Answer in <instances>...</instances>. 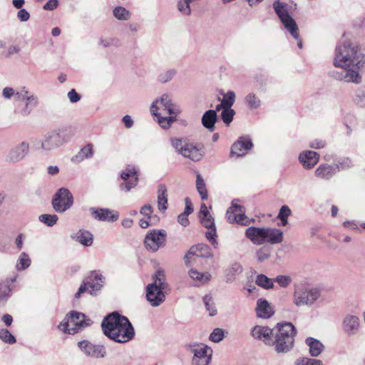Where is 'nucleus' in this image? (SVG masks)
Returning a JSON list of instances; mask_svg holds the SVG:
<instances>
[{"label":"nucleus","instance_id":"nucleus-25","mask_svg":"<svg viewBox=\"0 0 365 365\" xmlns=\"http://www.w3.org/2000/svg\"><path fill=\"white\" fill-rule=\"evenodd\" d=\"M274 329H269L268 327L255 326L251 331L252 337L256 339L262 340L266 345L269 346Z\"/></svg>","mask_w":365,"mask_h":365},{"label":"nucleus","instance_id":"nucleus-15","mask_svg":"<svg viewBox=\"0 0 365 365\" xmlns=\"http://www.w3.org/2000/svg\"><path fill=\"white\" fill-rule=\"evenodd\" d=\"M138 170L135 167L128 166L122 170L120 178L123 180L119 185L120 190L129 192L137 186L138 182Z\"/></svg>","mask_w":365,"mask_h":365},{"label":"nucleus","instance_id":"nucleus-58","mask_svg":"<svg viewBox=\"0 0 365 365\" xmlns=\"http://www.w3.org/2000/svg\"><path fill=\"white\" fill-rule=\"evenodd\" d=\"M200 222L202 223V225L207 228V229H210V228H212L213 227H215V220H214V218L211 216V215L210 214V217L208 216H202V217H200Z\"/></svg>","mask_w":365,"mask_h":365},{"label":"nucleus","instance_id":"nucleus-37","mask_svg":"<svg viewBox=\"0 0 365 365\" xmlns=\"http://www.w3.org/2000/svg\"><path fill=\"white\" fill-rule=\"evenodd\" d=\"M113 16L120 21H128L130 19V12L123 6H118L113 10Z\"/></svg>","mask_w":365,"mask_h":365},{"label":"nucleus","instance_id":"nucleus-35","mask_svg":"<svg viewBox=\"0 0 365 365\" xmlns=\"http://www.w3.org/2000/svg\"><path fill=\"white\" fill-rule=\"evenodd\" d=\"M190 277L198 283V284H204L211 279V274L208 272H200L195 269H191L188 272Z\"/></svg>","mask_w":365,"mask_h":365},{"label":"nucleus","instance_id":"nucleus-10","mask_svg":"<svg viewBox=\"0 0 365 365\" xmlns=\"http://www.w3.org/2000/svg\"><path fill=\"white\" fill-rule=\"evenodd\" d=\"M104 277L96 271H93L86 280L83 282L75 294V298L79 299L82 294L88 292L92 295L96 294L103 287Z\"/></svg>","mask_w":365,"mask_h":365},{"label":"nucleus","instance_id":"nucleus-29","mask_svg":"<svg viewBox=\"0 0 365 365\" xmlns=\"http://www.w3.org/2000/svg\"><path fill=\"white\" fill-rule=\"evenodd\" d=\"M305 344L309 347V354L312 357L319 356L324 349V344L313 337H307L305 339Z\"/></svg>","mask_w":365,"mask_h":365},{"label":"nucleus","instance_id":"nucleus-16","mask_svg":"<svg viewBox=\"0 0 365 365\" xmlns=\"http://www.w3.org/2000/svg\"><path fill=\"white\" fill-rule=\"evenodd\" d=\"M78 346L88 356L92 358H104L107 351L102 344H95L88 340L78 341Z\"/></svg>","mask_w":365,"mask_h":365},{"label":"nucleus","instance_id":"nucleus-6","mask_svg":"<svg viewBox=\"0 0 365 365\" xmlns=\"http://www.w3.org/2000/svg\"><path fill=\"white\" fill-rule=\"evenodd\" d=\"M170 142L178 153L192 161H200L205 154L202 145L189 143L177 138H171Z\"/></svg>","mask_w":365,"mask_h":365},{"label":"nucleus","instance_id":"nucleus-52","mask_svg":"<svg viewBox=\"0 0 365 365\" xmlns=\"http://www.w3.org/2000/svg\"><path fill=\"white\" fill-rule=\"evenodd\" d=\"M11 289L7 283L0 284V302L6 301L10 296Z\"/></svg>","mask_w":365,"mask_h":365},{"label":"nucleus","instance_id":"nucleus-62","mask_svg":"<svg viewBox=\"0 0 365 365\" xmlns=\"http://www.w3.org/2000/svg\"><path fill=\"white\" fill-rule=\"evenodd\" d=\"M292 211L287 205H283L279 210L277 217H287L291 215Z\"/></svg>","mask_w":365,"mask_h":365},{"label":"nucleus","instance_id":"nucleus-24","mask_svg":"<svg viewBox=\"0 0 365 365\" xmlns=\"http://www.w3.org/2000/svg\"><path fill=\"white\" fill-rule=\"evenodd\" d=\"M265 227H249L245 230V236L254 245H261L264 244Z\"/></svg>","mask_w":365,"mask_h":365},{"label":"nucleus","instance_id":"nucleus-59","mask_svg":"<svg viewBox=\"0 0 365 365\" xmlns=\"http://www.w3.org/2000/svg\"><path fill=\"white\" fill-rule=\"evenodd\" d=\"M355 101L360 106L365 108V90L359 89L356 91Z\"/></svg>","mask_w":365,"mask_h":365},{"label":"nucleus","instance_id":"nucleus-31","mask_svg":"<svg viewBox=\"0 0 365 365\" xmlns=\"http://www.w3.org/2000/svg\"><path fill=\"white\" fill-rule=\"evenodd\" d=\"M189 254H195V256L202 258H211L213 256L210 247L205 244L192 246L189 250Z\"/></svg>","mask_w":365,"mask_h":365},{"label":"nucleus","instance_id":"nucleus-7","mask_svg":"<svg viewBox=\"0 0 365 365\" xmlns=\"http://www.w3.org/2000/svg\"><path fill=\"white\" fill-rule=\"evenodd\" d=\"M273 9L285 29L295 38H299V29L295 20L291 16L289 11L291 6L279 0L273 3Z\"/></svg>","mask_w":365,"mask_h":365},{"label":"nucleus","instance_id":"nucleus-47","mask_svg":"<svg viewBox=\"0 0 365 365\" xmlns=\"http://www.w3.org/2000/svg\"><path fill=\"white\" fill-rule=\"evenodd\" d=\"M270 248L267 246H264L256 252V257L259 262H263L270 257Z\"/></svg>","mask_w":365,"mask_h":365},{"label":"nucleus","instance_id":"nucleus-26","mask_svg":"<svg viewBox=\"0 0 365 365\" xmlns=\"http://www.w3.org/2000/svg\"><path fill=\"white\" fill-rule=\"evenodd\" d=\"M160 109L158 106V101L155 100L153 102L150 106V112L153 115L158 118V123L160 125L161 128L164 129H168L171 126V124L176 120L175 117L168 116L163 117L160 115V113H158V110Z\"/></svg>","mask_w":365,"mask_h":365},{"label":"nucleus","instance_id":"nucleus-2","mask_svg":"<svg viewBox=\"0 0 365 365\" xmlns=\"http://www.w3.org/2000/svg\"><path fill=\"white\" fill-rule=\"evenodd\" d=\"M101 327L104 334L118 343L128 342L135 335L134 328L128 319L116 312L106 317Z\"/></svg>","mask_w":365,"mask_h":365},{"label":"nucleus","instance_id":"nucleus-51","mask_svg":"<svg viewBox=\"0 0 365 365\" xmlns=\"http://www.w3.org/2000/svg\"><path fill=\"white\" fill-rule=\"evenodd\" d=\"M93 154V152L92 145L91 144H88L81 148V151L76 157L81 158V160H83L86 158L92 157Z\"/></svg>","mask_w":365,"mask_h":365},{"label":"nucleus","instance_id":"nucleus-36","mask_svg":"<svg viewBox=\"0 0 365 365\" xmlns=\"http://www.w3.org/2000/svg\"><path fill=\"white\" fill-rule=\"evenodd\" d=\"M158 206L160 211L168 209V195L165 185L160 184L158 187Z\"/></svg>","mask_w":365,"mask_h":365},{"label":"nucleus","instance_id":"nucleus-55","mask_svg":"<svg viewBox=\"0 0 365 365\" xmlns=\"http://www.w3.org/2000/svg\"><path fill=\"white\" fill-rule=\"evenodd\" d=\"M153 207L150 205H145L140 208V213L145 217H147L150 220H152V219H155L156 220H158V217L157 216H151V214L153 213Z\"/></svg>","mask_w":365,"mask_h":365},{"label":"nucleus","instance_id":"nucleus-60","mask_svg":"<svg viewBox=\"0 0 365 365\" xmlns=\"http://www.w3.org/2000/svg\"><path fill=\"white\" fill-rule=\"evenodd\" d=\"M327 145L324 140L322 139H314L309 143V147L313 149H322L324 148Z\"/></svg>","mask_w":365,"mask_h":365},{"label":"nucleus","instance_id":"nucleus-42","mask_svg":"<svg viewBox=\"0 0 365 365\" xmlns=\"http://www.w3.org/2000/svg\"><path fill=\"white\" fill-rule=\"evenodd\" d=\"M31 94V93L25 86L21 87L15 92V95L14 96V101L18 103H22L23 101H25Z\"/></svg>","mask_w":365,"mask_h":365},{"label":"nucleus","instance_id":"nucleus-12","mask_svg":"<svg viewBox=\"0 0 365 365\" xmlns=\"http://www.w3.org/2000/svg\"><path fill=\"white\" fill-rule=\"evenodd\" d=\"M73 204V197L68 189L61 187L56 192L52 200L53 209L58 212H64Z\"/></svg>","mask_w":365,"mask_h":365},{"label":"nucleus","instance_id":"nucleus-14","mask_svg":"<svg viewBox=\"0 0 365 365\" xmlns=\"http://www.w3.org/2000/svg\"><path fill=\"white\" fill-rule=\"evenodd\" d=\"M30 145L23 141L11 147L4 155V161L9 164H16L23 160L29 153Z\"/></svg>","mask_w":365,"mask_h":365},{"label":"nucleus","instance_id":"nucleus-1","mask_svg":"<svg viewBox=\"0 0 365 365\" xmlns=\"http://www.w3.org/2000/svg\"><path fill=\"white\" fill-rule=\"evenodd\" d=\"M364 63V56L360 53L356 44L350 41L339 42L335 48L333 64L341 70L331 71L329 76L336 81L360 84L362 77L359 71Z\"/></svg>","mask_w":365,"mask_h":365},{"label":"nucleus","instance_id":"nucleus-40","mask_svg":"<svg viewBox=\"0 0 365 365\" xmlns=\"http://www.w3.org/2000/svg\"><path fill=\"white\" fill-rule=\"evenodd\" d=\"M196 188L200 194L202 200H205L207 199V192L203 178L200 174L197 175L196 178Z\"/></svg>","mask_w":365,"mask_h":365},{"label":"nucleus","instance_id":"nucleus-17","mask_svg":"<svg viewBox=\"0 0 365 365\" xmlns=\"http://www.w3.org/2000/svg\"><path fill=\"white\" fill-rule=\"evenodd\" d=\"M238 200H233L232 205L228 208L226 217L227 221L230 223H239L245 225V222L246 219L245 207L237 204Z\"/></svg>","mask_w":365,"mask_h":365},{"label":"nucleus","instance_id":"nucleus-44","mask_svg":"<svg viewBox=\"0 0 365 365\" xmlns=\"http://www.w3.org/2000/svg\"><path fill=\"white\" fill-rule=\"evenodd\" d=\"M294 365H323V362L316 359L299 357L295 360Z\"/></svg>","mask_w":365,"mask_h":365},{"label":"nucleus","instance_id":"nucleus-32","mask_svg":"<svg viewBox=\"0 0 365 365\" xmlns=\"http://www.w3.org/2000/svg\"><path fill=\"white\" fill-rule=\"evenodd\" d=\"M71 237L81 245L88 247L93 244V235L88 230H80L76 233L73 234Z\"/></svg>","mask_w":365,"mask_h":365},{"label":"nucleus","instance_id":"nucleus-9","mask_svg":"<svg viewBox=\"0 0 365 365\" xmlns=\"http://www.w3.org/2000/svg\"><path fill=\"white\" fill-rule=\"evenodd\" d=\"M69 139L66 128H56L44 135L41 140V148L46 152H51L63 146Z\"/></svg>","mask_w":365,"mask_h":365},{"label":"nucleus","instance_id":"nucleus-50","mask_svg":"<svg viewBox=\"0 0 365 365\" xmlns=\"http://www.w3.org/2000/svg\"><path fill=\"white\" fill-rule=\"evenodd\" d=\"M0 339L8 344H12L16 342L15 337L6 329H0Z\"/></svg>","mask_w":365,"mask_h":365},{"label":"nucleus","instance_id":"nucleus-43","mask_svg":"<svg viewBox=\"0 0 365 365\" xmlns=\"http://www.w3.org/2000/svg\"><path fill=\"white\" fill-rule=\"evenodd\" d=\"M203 302L210 316L212 317L216 315L217 309H215V304L210 294H206L204 297Z\"/></svg>","mask_w":365,"mask_h":365},{"label":"nucleus","instance_id":"nucleus-64","mask_svg":"<svg viewBox=\"0 0 365 365\" xmlns=\"http://www.w3.org/2000/svg\"><path fill=\"white\" fill-rule=\"evenodd\" d=\"M16 91L11 87H6L2 91V96L6 99H11L12 96H14Z\"/></svg>","mask_w":365,"mask_h":365},{"label":"nucleus","instance_id":"nucleus-48","mask_svg":"<svg viewBox=\"0 0 365 365\" xmlns=\"http://www.w3.org/2000/svg\"><path fill=\"white\" fill-rule=\"evenodd\" d=\"M235 114V111L232 108H225L221 113V118L227 125H229L232 121Z\"/></svg>","mask_w":365,"mask_h":365},{"label":"nucleus","instance_id":"nucleus-4","mask_svg":"<svg viewBox=\"0 0 365 365\" xmlns=\"http://www.w3.org/2000/svg\"><path fill=\"white\" fill-rule=\"evenodd\" d=\"M153 280V282L146 287V299L152 307H157L165 302L169 286L163 269L156 271Z\"/></svg>","mask_w":365,"mask_h":365},{"label":"nucleus","instance_id":"nucleus-57","mask_svg":"<svg viewBox=\"0 0 365 365\" xmlns=\"http://www.w3.org/2000/svg\"><path fill=\"white\" fill-rule=\"evenodd\" d=\"M273 281L278 283L281 287H287L292 282V279L289 276L279 275Z\"/></svg>","mask_w":365,"mask_h":365},{"label":"nucleus","instance_id":"nucleus-45","mask_svg":"<svg viewBox=\"0 0 365 365\" xmlns=\"http://www.w3.org/2000/svg\"><path fill=\"white\" fill-rule=\"evenodd\" d=\"M235 101V93L233 91H228L224 94L221 101V106H225V108H232Z\"/></svg>","mask_w":365,"mask_h":365},{"label":"nucleus","instance_id":"nucleus-21","mask_svg":"<svg viewBox=\"0 0 365 365\" xmlns=\"http://www.w3.org/2000/svg\"><path fill=\"white\" fill-rule=\"evenodd\" d=\"M360 319L356 315L348 314L342 320V328L345 334L349 336L355 335L359 332Z\"/></svg>","mask_w":365,"mask_h":365},{"label":"nucleus","instance_id":"nucleus-28","mask_svg":"<svg viewBox=\"0 0 365 365\" xmlns=\"http://www.w3.org/2000/svg\"><path fill=\"white\" fill-rule=\"evenodd\" d=\"M256 313L259 318L268 319L273 315L274 312L269 302L261 298L257 300Z\"/></svg>","mask_w":365,"mask_h":365},{"label":"nucleus","instance_id":"nucleus-27","mask_svg":"<svg viewBox=\"0 0 365 365\" xmlns=\"http://www.w3.org/2000/svg\"><path fill=\"white\" fill-rule=\"evenodd\" d=\"M283 241V232L277 228L265 227L264 244H279Z\"/></svg>","mask_w":365,"mask_h":365},{"label":"nucleus","instance_id":"nucleus-11","mask_svg":"<svg viewBox=\"0 0 365 365\" xmlns=\"http://www.w3.org/2000/svg\"><path fill=\"white\" fill-rule=\"evenodd\" d=\"M188 350L193 354L192 365H209L212 359V349L204 344H193L187 346Z\"/></svg>","mask_w":365,"mask_h":365},{"label":"nucleus","instance_id":"nucleus-63","mask_svg":"<svg viewBox=\"0 0 365 365\" xmlns=\"http://www.w3.org/2000/svg\"><path fill=\"white\" fill-rule=\"evenodd\" d=\"M17 13V17L21 21H26L30 18L29 13L24 9H19Z\"/></svg>","mask_w":365,"mask_h":365},{"label":"nucleus","instance_id":"nucleus-39","mask_svg":"<svg viewBox=\"0 0 365 365\" xmlns=\"http://www.w3.org/2000/svg\"><path fill=\"white\" fill-rule=\"evenodd\" d=\"M31 261L28 254L21 252L16 262V269L18 270H24L31 265Z\"/></svg>","mask_w":365,"mask_h":365},{"label":"nucleus","instance_id":"nucleus-34","mask_svg":"<svg viewBox=\"0 0 365 365\" xmlns=\"http://www.w3.org/2000/svg\"><path fill=\"white\" fill-rule=\"evenodd\" d=\"M335 173L336 168L327 164L319 165L315 170L316 176L324 180L330 179L334 175Z\"/></svg>","mask_w":365,"mask_h":365},{"label":"nucleus","instance_id":"nucleus-30","mask_svg":"<svg viewBox=\"0 0 365 365\" xmlns=\"http://www.w3.org/2000/svg\"><path fill=\"white\" fill-rule=\"evenodd\" d=\"M243 268L239 262H234L227 267L224 271L225 282L226 283H232L236 276L242 272Z\"/></svg>","mask_w":365,"mask_h":365},{"label":"nucleus","instance_id":"nucleus-3","mask_svg":"<svg viewBox=\"0 0 365 365\" xmlns=\"http://www.w3.org/2000/svg\"><path fill=\"white\" fill-rule=\"evenodd\" d=\"M295 327L290 322L278 323L274 329L269 346L274 347L277 354H287L294 346L297 335Z\"/></svg>","mask_w":365,"mask_h":365},{"label":"nucleus","instance_id":"nucleus-22","mask_svg":"<svg viewBox=\"0 0 365 365\" xmlns=\"http://www.w3.org/2000/svg\"><path fill=\"white\" fill-rule=\"evenodd\" d=\"M158 101V104L167 113L170 115H175V116L179 115L181 112L180 108L178 106L173 103L171 96L168 93L163 94Z\"/></svg>","mask_w":365,"mask_h":365},{"label":"nucleus","instance_id":"nucleus-41","mask_svg":"<svg viewBox=\"0 0 365 365\" xmlns=\"http://www.w3.org/2000/svg\"><path fill=\"white\" fill-rule=\"evenodd\" d=\"M245 101L250 109H257L261 106V101L255 93H249L245 97Z\"/></svg>","mask_w":365,"mask_h":365},{"label":"nucleus","instance_id":"nucleus-18","mask_svg":"<svg viewBox=\"0 0 365 365\" xmlns=\"http://www.w3.org/2000/svg\"><path fill=\"white\" fill-rule=\"evenodd\" d=\"M38 104L39 99L38 96L35 94H31L25 101L16 104L14 112L22 117H27Z\"/></svg>","mask_w":365,"mask_h":365},{"label":"nucleus","instance_id":"nucleus-20","mask_svg":"<svg viewBox=\"0 0 365 365\" xmlns=\"http://www.w3.org/2000/svg\"><path fill=\"white\" fill-rule=\"evenodd\" d=\"M253 146L251 139L248 136L240 137L231 148V155L242 157Z\"/></svg>","mask_w":365,"mask_h":365},{"label":"nucleus","instance_id":"nucleus-19","mask_svg":"<svg viewBox=\"0 0 365 365\" xmlns=\"http://www.w3.org/2000/svg\"><path fill=\"white\" fill-rule=\"evenodd\" d=\"M89 211L92 216L98 221L113 222L117 221L119 217L118 211L108 208L91 207Z\"/></svg>","mask_w":365,"mask_h":365},{"label":"nucleus","instance_id":"nucleus-53","mask_svg":"<svg viewBox=\"0 0 365 365\" xmlns=\"http://www.w3.org/2000/svg\"><path fill=\"white\" fill-rule=\"evenodd\" d=\"M178 11L186 16H189L191 14L190 4L185 0H179L178 2Z\"/></svg>","mask_w":365,"mask_h":365},{"label":"nucleus","instance_id":"nucleus-46","mask_svg":"<svg viewBox=\"0 0 365 365\" xmlns=\"http://www.w3.org/2000/svg\"><path fill=\"white\" fill-rule=\"evenodd\" d=\"M38 219L41 222L46 224L47 226L52 227L56 223L58 216L56 215L43 214L39 216Z\"/></svg>","mask_w":365,"mask_h":365},{"label":"nucleus","instance_id":"nucleus-13","mask_svg":"<svg viewBox=\"0 0 365 365\" xmlns=\"http://www.w3.org/2000/svg\"><path fill=\"white\" fill-rule=\"evenodd\" d=\"M167 233L164 230H151L148 232L144 240L147 250L157 252L163 247L166 242Z\"/></svg>","mask_w":365,"mask_h":365},{"label":"nucleus","instance_id":"nucleus-49","mask_svg":"<svg viewBox=\"0 0 365 365\" xmlns=\"http://www.w3.org/2000/svg\"><path fill=\"white\" fill-rule=\"evenodd\" d=\"M225 337V331L220 328H215L210 335V340L218 343Z\"/></svg>","mask_w":365,"mask_h":365},{"label":"nucleus","instance_id":"nucleus-38","mask_svg":"<svg viewBox=\"0 0 365 365\" xmlns=\"http://www.w3.org/2000/svg\"><path fill=\"white\" fill-rule=\"evenodd\" d=\"M255 283L258 286L266 289H272L274 287L273 279L267 277L263 274H260L257 276Z\"/></svg>","mask_w":365,"mask_h":365},{"label":"nucleus","instance_id":"nucleus-56","mask_svg":"<svg viewBox=\"0 0 365 365\" xmlns=\"http://www.w3.org/2000/svg\"><path fill=\"white\" fill-rule=\"evenodd\" d=\"M176 71L174 69H170L166 71L165 72L161 73L158 78L161 83H167L173 79L174 76L175 75Z\"/></svg>","mask_w":365,"mask_h":365},{"label":"nucleus","instance_id":"nucleus-61","mask_svg":"<svg viewBox=\"0 0 365 365\" xmlns=\"http://www.w3.org/2000/svg\"><path fill=\"white\" fill-rule=\"evenodd\" d=\"M68 98L71 103H75L81 100V96L76 91L75 89H71L68 93Z\"/></svg>","mask_w":365,"mask_h":365},{"label":"nucleus","instance_id":"nucleus-54","mask_svg":"<svg viewBox=\"0 0 365 365\" xmlns=\"http://www.w3.org/2000/svg\"><path fill=\"white\" fill-rule=\"evenodd\" d=\"M209 230L205 232V236L207 239L211 242V244L214 246V247H217L218 243L215 239L217 237L216 227H213L212 228L208 229Z\"/></svg>","mask_w":365,"mask_h":365},{"label":"nucleus","instance_id":"nucleus-23","mask_svg":"<svg viewBox=\"0 0 365 365\" xmlns=\"http://www.w3.org/2000/svg\"><path fill=\"white\" fill-rule=\"evenodd\" d=\"M319 160V153L312 150H304L300 153L299 155V160L305 169H311L314 167Z\"/></svg>","mask_w":365,"mask_h":365},{"label":"nucleus","instance_id":"nucleus-5","mask_svg":"<svg viewBox=\"0 0 365 365\" xmlns=\"http://www.w3.org/2000/svg\"><path fill=\"white\" fill-rule=\"evenodd\" d=\"M92 321L77 311L68 312L63 320L58 324V329L68 334H75L91 324Z\"/></svg>","mask_w":365,"mask_h":365},{"label":"nucleus","instance_id":"nucleus-8","mask_svg":"<svg viewBox=\"0 0 365 365\" xmlns=\"http://www.w3.org/2000/svg\"><path fill=\"white\" fill-rule=\"evenodd\" d=\"M320 295V289L302 284L295 287L293 302L297 307L312 306L318 300Z\"/></svg>","mask_w":365,"mask_h":365},{"label":"nucleus","instance_id":"nucleus-33","mask_svg":"<svg viewBox=\"0 0 365 365\" xmlns=\"http://www.w3.org/2000/svg\"><path fill=\"white\" fill-rule=\"evenodd\" d=\"M217 115L216 110H207L202 117V123L208 130L212 132L215 130V124L217 122Z\"/></svg>","mask_w":365,"mask_h":365}]
</instances>
